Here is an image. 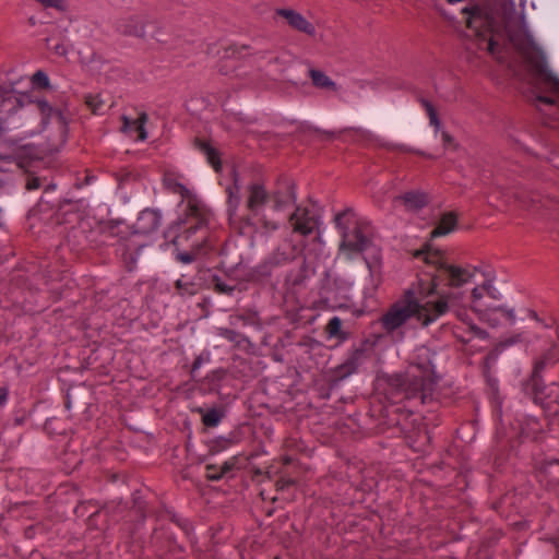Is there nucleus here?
<instances>
[{"label": "nucleus", "instance_id": "1", "mask_svg": "<svg viewBox=\"0 0 559 559\" xmlns=\"http://www.w3.org/2000/svg\"><path fill=\"white\" fill-rule=\"evenodd\" d=\"M415 258L421 259L427 270L405 292L404 297L381 316L382 329L392 334L411 318L428 326L452 309L465 325L462 333L457 329V338L465 344L487 341L489 334L474 324L460 306L465 290L474 284V273L469 269L448 264L441 251L429 247L416 251Z\"/></svg>", "mask_w": 559, "mask_h": 559}, {"label": "nucleus", "instance_id": "2", "mask_svg": "<svg viewBox=\"0 0 559 559\" xmlns=\"http://www.w3.org/2000/svg\"><path fill=\"white\" fill-rule=\"evenodd\" d=\"M526 318L534 321V332L522 330L501 340L497 346L498 354L512 346H520L525 352H534L535 343L539 342L540 357L535 360V371H542L548 366L559 362V329L552 317H540L536 311L526 310Z\"/></svg>", "mask_w": 559, "mask_h": 559}, {"label": "nucleus", "instance_id": "3", "mask_svg": "<svg viewBox=\"0 0 559 559\" xmlns=\"http://www.w3.org/2000/svg\"><path fill=\"white\" fill-rule=\"evenodd\" d=\"M435 357L436 354L425 345L417 346L409 357L407 370L401 382V392L415 405L425 404L430 400L438 384Z\"/></svg>", "mask_w": 559, "mask_h": 559}, {"label": "nucleus", "instance_id": "4", "mask_svg": "<svg viewBox=\"0 0 559 559\" xmlns=\"http://www.w3.org/2000/svg\"><path fill=\"white\" fill-rule=\"evenodd\" d=\"M495 280L493 273H487L485 281L472 288L471 307L478 318L490 326H498L502 320L515 324L514 309L492 304L503 298L501 292L495 285Z\"/></svg>", "mask_w": 559, "mask_h": 559}, {"label": "nucleus", "instance_id": "5", "mask_svg": "<svg viewBox=\"0 0 559 559\" xmlns=\"http://www.w3.org/2000/svg\"><path fill=\"white\" fill-rule=\"evenodd\" d=\"M23 104L13 91L0 88V173L4 170L3 164L13 158L17 150V143L4 136V131L16 124V115ZM3 180L0 178V186Z\"/></svg>", "mask_w": 559, "mask_h": 559}, {"label": "nucleus", "instance_id": "6", "mask_svg": "<svg viewBox=\"0 0 559 559\" xmlns=\"http://www.w3.org/2000/svg\"><path fill=\"white\" fill-rule=\"evenodd\" d=\"M355 283V276L348 273L328 274L320 289L321 302L331 310L348 308Z\"/></svg>", "mask_w": 559, "mask_h": 559}, {"label": "nucleus", "instance_id": "7", "mask_svg": "<svg viewBox=\"0 0 559 559\" xmlns=\"http://www.w3.org/2000/svg\"><path fill=\"white\" fill-rule=\"evenodd\" d=\"M334 222L342 236L341 250L347 252L349 257L376 245L362 229H352L355 224V213L350 209L337 213Z\"/></svg>", "mask_w": 559, "mask_h": 559}, {"label": "nucleus", "instance_id": "8", "mask_svg": "<svg viewBox=\"0 0 559 559\" xmlns=\"http://www.w3.org/2000/svg\"><path fill=\"white\" fill-rule=\"evenodd\" d=\"M359 253L362 254L369 271L362 288L364 299L368 301L374 299L377 290L382 283L381 250L378 245H373Z\"/></svg>", "mask_w": 559, "mask_h": 559}, {"label": "nucleus", "instance_id": "9", "mask_svg": "<svg viewBox=\"0 0 559 559\" xmlns=\"http://www.w3.org/2000/svg\"><path fill=\"white\" fill-rule=\"evenodd\" d=\"M275 15L284 19L287 25L296 32L302 33L309 37L317 35L316 25L295 9L278 8L275 10Z\"/></svg>", "mask_w": 559, "mask_h": 559}, {"label": "nucleus", "instance_id": "10", "mask_svg": "<svg viewBox=\"0 0 559 559\" xmlns=\"http://www.w3.org/2000/svg\"><path fill=\"white\" fill-rule=\"evenodd\" d=\"M163 216L160 211L145 209L136 218L134 224V234L151 235L156 233L162 226Z\"/></svg>", "mask_w": 559, "mask_h": 559}, {"label": "nucleus", "instance_id": "11", "mask_svg": "<svg viewBox=\"0 0 559 559\" xmlns=\"http://www.w3.org/2000/svg\"><path fill=\"white\" fill-rule=\"evenodd\" d=\"M290 225L295 233L308 236L313 233L318 219L309 210L297 207L290 216Z\"/></svg>", "mask_w": 559, "mask_h": 559}, {"label": "nucleus", "instance_id": "12", "mask_svg": "<svg viewBox=\"0 0 559 559\" xmlns=\"http://www.w3.org/2000/svg\"><path fill=\"white\" fill-rule=\"evenodd\" d=\"M231 181L226 183L225 190L227 193L228 213L235 216L241 203V181L236 169L230 170Z\"/></svg>", "mask_w": 559, "mask_h": 559}, {"label": "nucleus", "instance_id": "13", "mask_svg": "<svg viewBox=\"0 0 559 559\" xmlns=\"http://www.w3.org/2000/svg\"><path fill=\"white\" fill-rule=\"evenodd\" d=\"M267 201V192L263 185L254 182L247 188L246 206L252 213H259L263 210Z\"/></svg>", "mask_w": 559, "mask_h": 559}, {"label": "nucleus", "instance_id": "14", "mask_svg": "<svg viewBox=\"0 0 559 559\" xmlns=\"http://www.w3.org/2000/svg\"><path fill=\"white\" fill-rule=\"evenodd\" d=\"M146 121L147 116L145 114H141L135 120H130L124 116L121 131L129 134L133 140L143 142L147 139V131L145 129Z\"/></svg>", "mask_w": 559, "mask_h": 559}, {"label": "nucleus", "instance_id": "15", "mask_svg": "<svg viewBox=\"0 0 559 559\" xmlns=\"http://www.w3.org/2000/svg\"><path fill=\"white\" fill-rule=\"evenodd\" d=\"M551 383L544 385H536L534 392V402L539 404L547 412L554 414L558 413L557 399L554 393H550Z\"/></svg>", "mask_w": 559, "mask_h": 559}, {"label": "nucleus", "instance_id": "16", "mask_svg": "<svg viewBox=\"0 0 559 559\" xmlns=\"http://www.w3.org/2000/svg\"><path fill=\"white\" fill-rule=\"evenodd\" d=\"M117 29L126 35L141 37L145 34L143 21L136 15H129L118 20Z\"/></svg>", "mask_w": 559, "mask_h": 559}, {"label": "nucleus", "instance_id": "17", "mask_svg": "<svg viewBox=\"0 0 559 559\" xmlns=\"http://www.w3.org/2000/svg\"><path fill=\"white\" fill-rule=\"evenodd\" d=\"M402 201L407 211L416 212L427 204V197L420 191H409L395 199Z\"/></svg>", "mask_w": 559, "mask_h": 559}, {"label": "nucleus", "instance_id": "18", "mask_svg": "<svg viewBox=\"0 0 559 559\" xmlns=\"http://www.w3.org/2000/svg\"><path fill=\"white\" fill-rule=\"evenodd\" d=\"M456 216L453 213L444 214L437 227L431 231V238L447 236L452 233L456 227Z\"/></svg>", "mask_w": 559, "mask_h": 559}, {"label": "nucleus", "instance_id": "19", "mask_svg": "<svg viewBox=\"0 0 559 559\" xmlns=\"http://www.w3.org/2000/svg\"><path fill=\"white\" fill-rule=\"evenodd\" d=\"M309 76L312 81V84L318 88L328 90V91H336L337 90L336 83L333 80H331L321 70L310 69Z\"/></svg>", "mask_w": 559, "mask_h": 559}, {"label": "nucleus", "instance_id": "20", "mask_svg": "<svg viewBox=\"0 0 559 559\" xmlns=\"http://www.w3.org/2000/svg\"><path fill=\"white\" fill-rule=\"evenodd\" d=\"M326 333L329 338H338L340 341L347 338V334L342 331V320L336 316L330 319Z\"/></svg>", "mask_w": 559, "mask_h": 559}, {"label": "nucleus", "instance_id": "21", "mask_svg": "<svg viewBox=\"0 0 559 559\" xmlns=\"http://www.w3.org/2000/svg\"><path fill=\"white\" fill-rule=\"evenodd\" d=\"M421 105L425 108L428 117H429V123L435 129L436 135L441 131V121L438 118L437 110L435 109L433 105L426 99H421Z\"/></svg>", "mask_w": 559, "mask_h": 559}, {"label": "nucleus", "instance_id": "22", "mask_svg": "<svg viewBox=\"0 0 559 559\" xmlns=\"http://www.w3.org/2000/svg\"><path fill=\"white\" fill-rule=\"evenodd\" d=\"M201 150L205 155L207 162L213 166V168L216 171H218L221 168V160L216 150L210 146L209 144H202Z\"/></svg>", "mask_w": 559, "mask_h": 559}, {"label": "nucleus", "instance_id": "23", "mask_svg": "<svg viewBox=\"0 0 559 559\" xmlns=\"http://www.w3.org/2000/svg\"><path fill=\"white\" fill-rule=\"evenodd\" d=\"M463 12L468 14V17H467L468 27L475 28L476 32L478 33L477 24H478V22H481L480 10L478 8H471V9L465 8V9H463Z\"/></svg>", "mask_w": 559, "mask_h": 559}, {"label": "nucleus", "instance_id": "24", "mask_svg": "<svg viewBox=\"0 0 559 559\" xmlns=\"http://www.w3.org/2000/svg\"><path fill=\"white\" fill-rule=\"evenodd\" d=\"M164 185L170 192L179 194L182 199L189 194V190L180 182H176L171 179H165Z\"/></svg>", "mask_w": 559, "mask_h": 559}, {"label": "nucleus", "instance_id": "25", "mask_svg": "<svg viewBox=\"0 0 559 559\" xmlns=\"http://www.w3.org/2000/svg\"><path fill=\"white\" fill-rule=\"evenodd\" d=\"M87 105L93 109L95 114H102L104 110V102L98 95H90L86 98Z\"/></svg>", "mask_w": 559, "mask_h": 559}, {"label": "nucleus", "instance_id": "26", "mask_svg": "<svg viewBox=\"0 0 559 559\" xmlns=\"http://www.w3.org/2000/svg\"><path fill=\"white\" fill-rule=\"evenodd\" d=\"M221 421V415L216 409H210L204 416H203V423L206 426H217Z\"/></svg>", "mask_w": 559, "mask_h": 559}, {"label": "nucleus", "instance_id": "27", "mask_svg": "<svg viewBox=\"0 0 559 559\" xmlns=\"http://www.w3.org/2000/svg\"><path fill=\"white\" fill-rule=\"evenodd\" d=\"M32 82L34 85L36 86H40V87H48L49 86V78L48 75L39 70V71H36L34 74H33V78H32Z\"/></svg>", "mask_w": 559, "mask_h": 559}, {"label": "nucleus", "instance_id": "28", "mask_svg": "<svg viewBox=\"0 0 559 559\" xmlns=\"http://www.w3.org/2000/svg\"><path fill=\"white\" fill-rule=\"evenodd\" d=\"M36 2H38L41 7L47 9L52 8L60 11L66 9L64 0H36Z\"/></svg>", "mask_w": 559, "mask_h": 559}, {"label": "nucleus", "instance_id": "29", "mask_svg": "<svg viewBox=\"0 0 559 559\" xmlns=\"http://www.w3.org/2000/svg\"><path fill=\"white\" fill-rule=\"evenodd\" d=\"M47 46L50 50H52L56 55L60 57H66L68 55L69 49L64 43L51 45L50 39H47Z\"/></svg>", "mask_w": 559, "mask_h": 559}, {"label": "nucleus", "instance_id": "30", "mask_svg": "<svg viewBox=\"0 0 559 559\" xmlns=\"http://www.w3.org/2000/svg\"><path fill=\"white\" fill-rule=\"evenodd\" d=\"M366 358V350L364 348H357L350 357V362L355 366H358L359 364L364 362Z\"/></svg>", "mask_w": 559, "mask_h": 559}, {"label": "nucleus", "instance_id": "31", "mask_svg": "<svg viewBox=\"0 0 559 559\" xmlns=\"http://www.w3.org/2000/svg\"><path fill=\"white\" fill-rule=\"evenodd\" d=\"M487 50H488V52H489L492 57H495V58H497V59H500V58H501V56H500V51H499V46H498V44H497L492 38H490V39L488 40Z\"/></svg>", "mask_w": 559, "mask_h": 559}, {"label": "nucleus", "instance_id": "32", "mask_svg": "<svg viewBox=\"0 0 559 559\" xmlns=\"http://www.w3.org/2000/svg\"><path fill=\"white\" fill-rule=\"evenodd\" d=\"M207 360L209 358L205 359L202 355L198 356L192 364V372L200 369Z\"/></svg>", "mask_w": 559, "mask_h": 559}, {"label": "nucleus", "instance_id": "33", "mask_svg": "<svg viewBox=\"0 0 559 559\" xmlns=\"http://www.w3.org/2000/svg\"><path fill=\"white\" fill-rule=\"evenodd\" d=\"M550 393H554V395L557 399V409L559 411V383L558 382H551Z\"/></svg>", "mask_w": 559, "mask_h": 559}, {"label": "nucleus", "instance_id": "34", "mask_svg": "<svg viewBox=\"0 0 559 559\" xmlns=\"http://www.w3.org/2000/svg\"><path fill=\"white\" fill-rule=\"evenodd\" d=\"M39 187H40V182H39L38 178H33V179L28 180V182H27L28 190H35V189H38Z\"/></svg>", "mask_w": 559, "mask_h": 559}, {"label": "nucleus", "instance_id": "35", "mask_svg": "<svg viewBox=\"0 0 559 559\" xmlns=\"http://www.w3.org/2000/svg\"><path fill=\"white\" fill-rule=\"evenodd\" d=\"M8 400V391L4 388H0V406H3Z\"/></svg>", "mask_w": 559, "mask_h": 559}, {"label": "nucleus", "instance_id": "36", "mask_svg": "<svg viewBox=\"0 0 559 559\" xmlns=\"http://www.w3.org/2000/svg\"><path fill=\"white\" fill-rule=\"evenodd\" d=\"M180 260L183 262V263H191L192 262V257L188 253H185V254H180Z\"/></svg>", "mask_w": 559, "mask_h": 559}, {"label": "nucleus", "instance_id": "37", "mask_svg": "<svg viewBox=\"0 0 559 559\" xmlns=\"http://www.w3.org/2000/svg\"><path fill=\"white\" fill-rule=\"evenodd\" d=\"M441 139L444 143H450V141H451L449 134L444 131L441 132Z\"/></svg>", "mask_w": 559, "mask_h": 559}, {"label": "nucleus", "instance_id": "38", "mask_svg": "<svg viewBox=\"0 0 559 559\" xmlns=\"http://www.w3.org/2000/svg\"><path fill=\"white\" fill-rule=\"evenodd\" d=\"M447 1H448V3H450V4H455V3L461 2L462 0H447Z\"/></svg>", "mask_w": 559, "mask_h": 559}, {"label": "nucleus", "instance_id": "39", "mask_svg": "<svg viewBox=\"0 0 559 559\" xmlns=\"http://www.w3.org/2000/svg\"><path fill=\"white\" fill-rule=\"evenodd\" d=\"M64 142V130L62 129V132H61V144Z\"/></svg>", "mask_w": 559, "mask_h": 559}, {"label": "nucleus", "instance_id": "40", "mask_svg": "<svg viewBox=\"0 0 559 559\" xmlns=\"http://www.w3.org/2000/svg\"><path fill=\"white\" fill-rule=\"evenodd\" d=\"M275 209H276V210H281V209H282V203L277 202V203L275 204Z\"/></svg>", "mask_w": 559, "mask_h": 559}]
</instances>
